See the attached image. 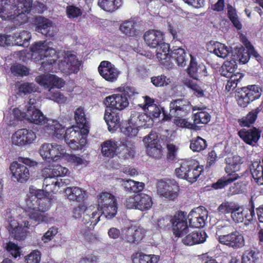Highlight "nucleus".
Returning <instances> with one entry per match:
<instances>
[{"mask_svg":"<svg viewBox=\"0 0 263 263\" xmlns=\"http://www.w3.org/2000/svg\"><path fill=\"white\" fill-rule=\"evenodd\" d=\"M31 51L32 59L42 61L40 69L44 71H54L58 68L66 74L77 73L82 63L70 51L57 52L51 42H36L31 47Z\"/></svg>","mask_w":263,"mask_h":263,"instance_id":"nucleus-2","label":"nucleus"},{"mask_svg":"<svg viewBox=\"0 0 263 263\" xmlns=\"http://www.w3.org/2000/svg\"><path fill=\"white\" fill-rule=\"evenodd\" d=\"M114 139L107 140L101 144V153L104 157H113L118 155V151L120 150V142Z\"/></svg>","mask_w":263,"mask_h":263,"instance_id":"nucleus-29","label":"nucleus"},{"mask_svg":"<svg viewBox=\"0 0 263 263\" xmlns=\"http://www.w3.org/2000/svg\"><path fill=\"white\" fill-rule=\"evenodd\" d=\"M37 87L34 83H24L22 84L18 88V91L20 93H30L32 92L37 91Z\"/></svg>","mask_w":263,"mask_h":263,"instance_id":"nucleus-61","label":"nucleus"},{"mask_svg":"<svg viewBox=\"0 0 263 263\" xmlns=\"http://www.w3.org/2000/svg\"><path fill=\"white\" fill-rule=\"evenodd\" d=\"M208 217V212L202 206L193 209L188 215L190 226L197 228L203 227Z\"/></svg>","mask_w":263,"mask_h":263,"instance_id":"nucleus-19","label":"nucleus"},{"mask_svg":"<svg viewBox=\"0 0 263 263\" xmlns=\"http://www.w3.org/2000/svg\"><path fill=\"white\" fill-rule=\"evenodd\" d=\"M170 112L166 115L163 110L164 120H168L172 118L184 116L192 109L191 104L189 101L184 99H176L171 102L170 104Z\"/></svg>","mask_w":263,"mask_h":263,"instance_id":"nucleus-16","label":"nucleus"},{"mask_svg":"<svg viewBox=\"0 0 263 263\" xmlns=\"http://www.w3.org/2000/svg\"><path fill=\"white\" fill-rule=\"evenodd\" d=\"M47 192L46 189H37L33 186L29 187L28 197L26 200V207L24 210L21 208L7 209L3 218L5 224L12 237L21 240L27 235V229L43 222L50 223L53 218L49 217L48 214H44L51 207L52 200L54 196Z\"/></svg>","mask_w":263,"mask_h":263,"instance_id":"nucleus-1","label":"nucleus"},{"mask_svg":"<svg viewBox=\"0 0 263 263\" xmlns=\"http://www.w3.org/2000/svg\"><path fill=\"white\" fill-rule=\"evenodd\" d=\"M199 110H201L195 114L194 117V122L195 124H206L211 119L210 114L205 111H202L201 109L198 108Z\"/></svg>","mask_w":263,"mask_h":263,"instance_id":"nucleus-55","label":"nucleus"},{"mask_svg":"<svg viewBox=\"0 0 263 263\" xmlns=\"http://www.w3.org/2000/svg\"><path fill=\"white\" fill-rule=\"evenodd\" d=\"M236 63L245 64L247 63L250 59V55L248 51L245 52L243 50L239 49L232 52L231 55Z\"/></svg>","mask_w":263,"mask_h":263,"instance_id":"nucleus-52","label":"nucleus"},{"mask_svg":"<svg viewBox=\"0 0 263 263\" xmlns=\"http://www.w3.org/2000/svg\"><path fill=\"white\" fill-rule=\"evenodd\" d=\"M203 171L202 165H200L195 160L182 161L180 166L175 169L178 178L184 179L190 182H195Z\"/></svg>","mask_w":263,"mask_h":263,"instance_id":"nucleus-9","label":"nucleus"},{"mask_svg":"<svg viewBox=\"0 0 263 263\" xmlns=\"http://www.w3.org/2000/svg\"><path fill=\"white\" fill-rule=\"evenodd\" d=\"M243 77V74L240 72H236L233 76H231L226 85V89L228 91L233 90Z\"/></svg>","mask_w":263,"mask_h":263,"instance_id":"nucleus-53","label":"nucleus"},{"mask_svg":"<svg viewBox=\"0 0 263 263\" xmlns=\"http://www.w3.org/2000/svg\"><path fill=\"white\" fill-rule=\"evenodd\" d=\"M68 170L65 167L58 165L51 169H44V174L46 177L44 180V186L47 192H58L59 188L62 186L66 182L63 179H57L58 177L66 175Z\"/></svg>","mask_w":263,"mask_h":263,"instance_id":"nucleus-8","label":"nucleus"},{"mask_svg":"<svg viewBox=\"0 0 263 263\" xmlns=\"http://www.w3.org/2000/svg\"><path fill=\"white\" fill-rule=\"evenodd\" d=\"M123 4L122 0H99L100 8L107 12H113L118 9Z\"/></svg>","mask_w":263,"mask_h":263,"instance_id":"nucleus-37","label":"nucleus"},{"mask_svg":"<svg viewBox=\"0 0 263 263\" xmlns=\"http://www.w3.org/2000/svg\"><path fill=\"white\" fill-rule=\"evenodd\" d=\"M240 138L247 144L254 146L260 137V132L258 129H242L238 132Z\"/></svg>","mask_w":263,"mask_h":263,"instance_id":"nucleus-27","label":"nucleus"},{"mask_svg":"<svg viewBox=\"0 0 263 263\" xmlns=\"http://www.w3.org/2000/svg\"><path fill=\"white\" fill-rule=\"evenodd\" d=\"M191 58L190 65L187 69L189 76L194 80H197L200 75L204 73L205 67L203 64H198L196 59L192 54H190Z\"/></svg>","mask_w":263,"mask_h":263,"instance_id":"nucleus-31","label":"nucleus"},{"mask_svg":"<svg viewBox=\"0 0 263 263\" xmlns=\"http://www.w3.org/2000/svg\"><path fill=\"white\" fill-rule=\"evenodd\" d=\"M36 138V134L32 130L22 128L17 130L12 136V142L17 146L29 145Z\"/></svg>","mask_w":263,"mask_h":263,"instance_id":"nucleus-21","label":"nucleus"},{"mask_svg":"<svg viewBox=\"0 0 263 263\" xmlns=\"http://www.w3.org/2000/svg\"><path fill=\"white\" fill-rule=\"evenodd\" d=\"M98 70L100 76L109 82L116 81L120 73L119 69L108 61H102L98 66Z\"/></svg>","mask_w":263,"mask_h":263,"instance_id":"nucleus-20","label":"nucleus"},{"mask_svg":"<svg viewBox=\"0 0 263 263\" xmlns=\"http://www.w3.org/2000/svg\"><path fill=\"white\" fill-rule=\"evenodd\" d=\"M120 150L118 151L119 157L127 159L133 157L135 155V147L133 144L126 142L125 141L120 142Z\"/></svg>","mask_w":263,"mask_h":263,"instance_id":"nucleus-35","label":"nucleus"},{"mask_svg":"<svg viewBox=\"0 0 263 263\" xmlns=\"http://www.w3.org/2000/svg\"><path fill=\"white\" fill-rule=\"evenodd\" d=\"M58 233V228L56 227H51L42 237V240L44 243H47Z\"/></svg>","mask_w":263,"mask_h":263,"instance_id":"nucleus-64","label":"nucleus"},{"mask_svg":"<svg viewBox=\"0 0 263 263\" xmlns=\"http://www.w3.org/2000/svg\"><path fill=\"white\" fill-rule=\"evenodd\" d=\"M89 129L80 126H72L65 130L63 137L65 142L72 149H82L87 143V137Z\"/></svg>","mask_w":263,"mask_h":263,"instance_id":"nucleus-5","label":"nucleus"},{"mask_svg":"<svg viewBox=\"0 0 263 263\" xmlns=\"http://www.w3.org/2000/svg\"><path fill=\"white\" fill-rule=\"evenodd\" d=\"M65 193L68 199L78 202L83 201L87 196L85 191L77 186L67 187Z\"/></svg>","mask_w":263,"mask_h":263,"instance_id":"nucleus-32","label":"nucleus"},{"mask_svg":"<svg viewBox=\"0 0 263 263\" xmlns=\"http://www.w3.org/2000/svg\"><path fill=\"white\" fill-rule=\"evenodd\" d=\"M171 223L174 234L177 237H183L188 232L189 229L186 220L183 213H179L173 218H162L158 221V226L160 228L165 227Z\"/></svg>","mask_w":263,"mask_h":263,"instance_id":"nucleus-11","label":"nucleus"},{"mask_svg":"<svg viewBox=\"0 0 263 263\" xmlns=\"http://www.w3.org/2000/svg\"><path fill=\"white\" fill-rule=\"evenodd\" d=\"M258 255L253 250L246 251L242 256V263H259Z\"/></svg>","mask_w":263,"mask_h":263,"instance_id":"nucleus-56","label":"nucleus"},{"mask_svg":"<svg viewBox=\"0 0 263 263\" xmlns=\"http://www.w3.org/2000/svg\"><path fill=\"white\" fill-rule=\"evenodd\" d=\"M169 52L170 45L164 42L156 48V58L159 61L163 63V61H167L170 59L171 55H170Z\"/></svg>","mask_w":263,"mask_h":263,"instance_id":"nucleus-44","label":"nucleus"},{"mask_svg":"<svg viewBox=\"0 0 263 263\" xmlns=\"http://www.w3.org/2000/svg\"><path fill=\"white\" fill-rule=\"evenodd\" d=\"M207 144L203 138L197 137L190 141V147L193 152H200L206 148Z\"/></svg>","mask_w":263,"mask_h":263,"instance_id":"nucleus-49","label":"nucleus"},{"mask_svg":"<svg viewBox=\"0 0 263 263\" xmlns=\"http://www.w3.org/2000/svg\"><path fill=\"white\" fill-rule=\"evenodd\" d=\"M236 98L238 105L242 107H247L249 104L253 102L243 87L240 91L237 92Z\"/></svg>","mask_w":263,"mask_h":263,"instance_id":"nucleus-50","label":"nucleus"},{"mask_svg":"<svg viewBox=\"0 0 263 263\" xmlns=\"http://www.w3.org/2000/svg\"><path fill=\"white\" fill-rule=\"evenodd\" d=\"M216 235L221 244L234 249H241L245 245V240L242 234L237 231L223 235Z\"/></svg>","mask_w":263,"mask_h":263,"instance_id":"nucleus-17","label":"nucleus"},{"mask_svg":"<svg viewBox=\"0 0 263 263\" xmlns=\"http://www.w3.org/2000/svg\"><path fill=\"white\" fill-rule=\"evenodd\" d=\"M97 209L94 210L104 216L107 219H111L117 215L118 203L116 197L108 192H102L97 196Z\"/></svg>","mask_w":263,"mask_h":263,"instance_id":"nucleus-6","label":"nucleus"},{"mask_svg":"<svg viewBox=\"0 0 263 263\" xmlns=\"http://www.w3.org/2000/svg\"><path fill=\"white\" fill-rule=\"evenodd\" d=\"M151 82L156 87L166 86L172 83V79L164 74L151 78Z\"/></svg>","mask_w":263,"mask_h":263,"instance_id":"nucleus-51","label":"nucleus"},{"mask_svg":"<svg viewBox=\"0 0 263 263\" xmlns=\"http://www.w3.org/2000/svg\"><path fill=\"white\" fill-rule=\"evenodd\" d=\"M44 125L43 128V134L52 136L58 139L62 138L65 132L64 127L58 120L47 118Z\"/></svg>","mask_w":263,"mask_h":263,"instance_id":"nucleus-24","label":"nucleus"},{"mask_svg":"<svg viewBox=\"0 0 263 263\" xmlns=\"http://www.w3.org/2000/svg\"><path fill=\"white\" fill-rule=\"evenodd\" d=\"M36 82L44 88H54L60 89L65 85L63 79L52 74H42L35 78Z\"/></svg>","mask_w":263,"mask_h":263,"instance_id":"nucleus-23","label":"nucleus"},{"mask_svg":"<svg viewBox=\"0 0 263 263\" xmlns=\"http://www.w3.org/2000/svg\"><path fill=\"white\" fill-rule=\"evenodd\" d=\"M39 153L43 159L46 161H57L65 157L66 150L63 146L57 143H45L41 146Z\"/></svg>","mask_w":263,"mask_h":263,"instance_id":"nucleus-15","label":"nucleus"},{"mask_svg":"<svg viewBox=\"0 0 263 263\" xmlns=\"http://www.w3.org/2000/svg\"><path fill=\"white\" fill-rule=\"evenodd\" d=\"M147 154L151 157L158 158L162 155V146L160 144L158 135L151 132L143 139Z\"/></svg>","mask_w":263,"mask_h":263,"instance_id":"nucleus-18","label":"nucleus"},{"mask_svg":"<svg viewBox=\"0 0 263 263\" xmlns=\"http://www.w3.org/2000/svg\"><path fill=\"white\" fill-rule=\"evenodd\" d=\"M144 39L147 46L152 48H156L164 43L163 34L159 30L146 31L144 33Z\"/></svg>","mask_w":263,"mask_h":263,"instance_id":"nucleus-26","label":"nucleus"},{"mask_svg":"<svg viewBox=\"0 0 263 263\" xmlns=\"http://www.w3.org/2000/svg\"><path fill=\"white\" fill-rule=\"evenodd\" d=\"M243 88L253 101L258 99L262 94V88L257 85H249Z\"/></svg>","mask_w":263,"mask_h":263,"instance_id":"nucleus-48","label":"nucleus"},{"mask_svg":"<svg viewBox=\"0 0 263 263\" xmlns=\"http://www.w3.org/2000/svg\"><path fill=\"white\" fill-rule=\"evenodd\" d=\"M12 73L16 76H27L29 73L28 69L20 64L14 65L11 68Z\"/></svg>","mask_w":263,"mask_h":263,"instance_id":"nucleus-62","label":"nucleus"},{"mask_svg":"<svg viewBox=\"0 0 263 263\" xmlns=\"http://www.w3.org/2000/svg\"><path fill=\"white\" fill-rule=\"evenodd\" d=\"M31 36L30 33L27 31H23L20 33H15L13 37L14 44L24 47H28L29 45Z\"/></svg>","mask_w":263,"mask_h":263,"instance_id":"nucleus-41","label":"nucleus"},{"mask_svg":"<svg viewBox=\"0 0 263 263\" xmlns=\"http://www.w3.org/2000/svg\"><path fill=\"white\" fill-rule=\"evenodd\" d=\"M237 205V203L233 202H224L219 206L218 210L223 214H231L233 210L236 209L235 208Z\"/></svg>","mask_w":263,"mask_h":263,"instance_id":"nucleus-58","label":"nucleus"},{"mask_svg":"<svg viewBox=\"0 0 263 263\" xmlns=\"http://www.w3.org/2000/svg\"><path fill=\"white\" fill-rule=\"evenodd\" d=\"M94 209V206L86 207L84 204H80L73 209V217L76 219L79 218L83 214L84 223L89 224L90 228H93L100 221V213Z\"/></svg>","mask_w":263,"mask_h":263,"instance_id":"nucleus-13","label":"nucleus"},{"mask_svg":"<svg viewBox=\"0 0 263 263\" xmlns=\"http://www.w3.org/2000/svg\"><path fill=\"white\" fill-rule=\"evenodd\" d=\"M250 170L252 176V182L257 184H263V167L260 161H254L250 166Z\"/></svg>","mask_w":263,"mask_h":263,"instance_id":"nucleus-34","label":"nucleus"},{"mask_svg":"<svg viewBox=\"0 0 263 263\" xmlns=\"http://www.w3.org/2000/svg\"><path fill=\"white\" fill-rule=\"evenodd\" d=\"M41 259V253L38 250H34L25 256L27 263H40Z\"/></svg>","mask_w":263,"mask_h":263,"instance_id":"nucleus-63","label":"nucleus"},{"mask_svg":"<svg viewBox=\"0 0 263 263\" xmlns=\"http://www.w3.org/2000/svg\"><path fill=\"white\" fill-rule=\"evenodd\" d=\"M37 107L36 99L34 98L33 95L30 96L26 105L25 119L36 125H44L47 120V117Z\"/></svg>","mask_w":263,"mask_h":263,"instance_id":"nucleus-14","label":"nucleus"},{"mask_svg":"<svg viewBox=\"0 0 263 263\" xmlns=\"http://www.w3.org/2000/svg\"><path fill=\"white\" fill-rule=\"evenodd\" d=\"M207 49L217 57L223 59L228 58L231 53L227 46L218 42L211 41L208 44Z\"/></svg>","mask_w":263,"mask_h":263,"instance_id":"nucleus-30","label":"nucleus"},{"mask_svg":"<svg viewBox=\"0 0 263 263\" xmlns=\"http://www.w3.org/2000/svg\"><path fill=\"white\" fill-rule=\"evenodd\" d=\"M36 31L46 36H53L57 32V28L53 23L42 16L36 18Z\"/></svg>","mask_w":263,"mask_h":263,"instance_id":"nucleus-25","label":"nucleus"},{"mask_svg":"<svg viewBox=\"0 0 263 263\" xmlns=\"http://www.w3.org/2000/svg\"><path fill=\"white\" fill-rule=\"evenodd\" d=\"M9 169L12 174V179L18 183H26L30 177V172L27 166L13 161L10 164Z\"/></svg>","mask_w":263,"mask_h":263,"instance_id":"nucleus-22","label":"nucleus"},{"mask_svg":"<svg viewBox=\"0 0 263 263\" xmlns=\"http://www.w3.org/2000/svg\"><path fill=\"white\" fill-rule=\"evenodd\" d=\"M26 106L23 111L18 108H11V112L9 113L10 114V119H9L8 114L7 115V113L4 114V118L6 121H7V123L11 125L15 124L14 122L15 119L25 120V117L24 116H25V115L26 114Z\"/></svg>","mask_w":263,"mask_h":263,"instance_id":"nucleus-36","label":"nucleus"},{"mask_svg":"<svg viewBox=\"0 0 263 263\" xmlns=\"http://www.w3.org/2000/svg\"><path fill=\"white\" fill-rule=\"evenodd\" d=\"M122 185L126 191L138 193L143 190L144 183L141 182L135 181L132 179L123 180Z\"/></svg>","mask_w":263,"mask_h":263,"instance_id":"nucleus-46","label":"nucleus"},{"mask_svg":"<svg viewBox=\"0 0 263 263\" xmlns=\"http://www.w3.org/2000/svg\"><path fill=\"white\" fill-rule=\"evenodd\" d=\"M153 123L154 121L146 113L132 110L128 120L129 125L122 128L121 131L127 137H135L138 133L139 127L149 128L153 125Z\"/></svg>","mask_w":263,"mask_h":263,"instance_id":"nucleus-7","label":"nucleus"},{"mask_svg":"<svg viewBox=\"0 0 263 263\" xmlns=\"http://www.w3.org/2000/svg\"><path fill=\"white\" fill-rule=\"evenodd\" d=\"M225 161L226 163L225 171L228 174V176L213 184V187L215 189L223 188L229 183L237 180L239 177L238 175L235 172L240 170V165L242 163L241 157L239 156L228 157L225 159Z\"/></svg>","mask_w":263,"mask_h":263,"instance_id":"nucleus-10","label":"nucleus"},{"mask_svg":"<svg viewBox=\"0 0 263 263\" xmlns=\"http://www.w3.org/2000/svg\"><path fill=\"white\" fill-rule=\"evenodd\" d=\"M235 209H236L233 210L231 213V217L235 223L241 222L245 217V211L244 209L238 204Z\"/></svg>","mask_w":263,"mask_h":263,"instance_id":"nucleus-57","label":"nucleus"},{"mask_svg":"<svg viewBox=\"0 0 263 263\" xmlns=\"http://www.w3.org/2000/svg\"><path fill=\"white\" fill-rule=\"evenodd\" d=\"M237 63L231 57L229 60L225 62L224 65L222 66V75L227 77L229 78L231 76H233V74L235 70L237 68Z\"/></svg>","mask_w":263,"mask_h":263,"instance_id":"nucleus-47","label":"nucleus"},{"mask_svg":"<svg viewBox=\"0 0 263 263\" xmlns=\"http://www.w3.org/2000/svg\"><path fill=\"white\" fill-rule=\"evenodd\" d=\"M119 29L123 34L128 36H135L139 34L137 23L132 20H126L122 22Z\"/></svg>","mask_w":263,"mask_h":263,"instance_id":"nucleus-33","label":"nucleus"},{"mask_svg":"<svg viewBox=\"0 0 263 263\" xmlns=\"http://www.w3.org/2000/svg\"><path fill=\"white\" fill-rule=\"evenodd\" d=\"M156 186L158 194L162 198L174 201L178 196L179 186L174 180H158Z\"/></svg>","mask_w":263,"mask_h":263,"instance_id":"nucleus-12","label":"nucleus"},{"mask_svg":"<svg viewBox=\"0 0 263 263\" xmlns=\"http://www.w3.org/2000/svg\"><path fill=\"white\" fill-rule=\"evenodd\" d=\"M104 103L105 111L104 119L108 130L113 133L121 126L120 119L117 110L120 111L129 104L127 98L121 94H114L105 98Z\"/></svg>","mask_w":263,"mask_h":263,"instance_id":"nucleus-4","label":"nucleus"},{"mask_svg":"<svg viewBox=\"0 0 263 263\" xmlns=\"http://www.w3.org/2000/svg\"><path fill=\"white\" fill-rule=\"evenodd\" d=\"M144 230L142 228H129L126 232L127 240L129 242L138 243L143 237Z\"/></svg>","mask_w":263,"mask_h":263,"instance_id":"nucleus-40","label":"nucleus"},{"mask_svg":"<svg viewBox=\"0 0 263 263\" xmlns=\"http://www.w3.org/2000/svg\"><path fill=\"white\" fill-rule=\"evenodd\" d=\"M207 237L208 236L204 231L198 230L186 235L182 238V241L185 245L193 246L203 243L205 241Z\"/></svg>","mask_w":263,"mask_h":263,"instance_id":"nucleus-28","label":"nucleus"},{"mask_svg":"<svg viewBox=\"0 0 263 263\" xmlns=\"http://www.w3.org/2000/svg\"><path fill=\"white\" fill-rule=\"evenodd\" d=\"M171 57L179 66L184 67L186 65L188 58L185 50L181 48L175 49L172 52Z\"/></svg>","mask_w":263,"mask_h":263,"instance_id":"nucleus-42","label":"nucleus"},{"mask_svg":"<svg viewBox=\"0 0 263 263\" xmlns=\"http://www.w3.org/2000/svg\"><path fill=\"white\" fill-rule=\"evenodd\" d=\"M32 5L31 0H0V17L20 25L27 21Z\"/></svg>","mask_w":263,"mask_h":263,"instance_id":"nucleus-3","label":"nucleus"},{"mask_svg":"<svg viewBox=\"0 0 263 263\" xmlns=\"http://www.w3.org/2000/svg\"><path fill=\"white\" fill-rule=\"evenodd\" d=\"M138 204L137 210L141 211L148 210L151 208L153 204L152 198L151 196L144 194H138Z\"/></svg>","mask_w":263,"mask_h":263,"instance_id":"nucleus-38","label":"nucleus"},{"mask_svg":"<svg viewBox=\"0 0 263 263\" xmlns=\"http://www.w3.org/2000/svg\"><path fill=\"white\" fill-rule=\"evenodd\" d=\"M74 119L79 126L89 130V123L85 116L83 108L79 107L77 109L74 113Z\"/></svg>","mask_w":263,"mask_h":263,"instance_id":"nucleus-45","label":"nucleus"},{"mask_svg":"<svg viewBox=\"0 0 263 263\" xmlns=\"http://www.w3.org/2000/svg\"><path fill=\"white\" fill-rule=\"evenodd\" d=\"M65 157L68 162L77 166H85L88 164L87 161L82 156L66 153Z\"/></svg>","mask_w":263,"mask_h":263,"instance_id":"nucleus-54","label":"nucleus"},{"mask_svg":"<svg viewBox=\"0 0 263 263\" xmlns=\"http://www.w3.org/2000/svg\"><path fill=\"white\" fill-rule=\"evenodd\" d=\"M261 111L259 106L251 111H250L246 116L243 117L239 120V124L241 126L249 127L255 121L258 113Z\"/></svg>","mask_w":263,"mask_h":263,"instance_id":"nucleus-43","label":"nucleus"},{"mask_svg":"<svg viewBox=\"0 0 263 263\" xmlns=\"http://www.w3.org/2000/svg\"><path fill=\"white\" fill-rule=\"evenodd\" d=\"M159 259V256L155 255L136 253L132 255L133 263H157Z\"/></svg>","mask_w":263,"mask_h":263,"instance_id":"nucleus-39","label":"nucleus"},{"mask_svg":"<svg viewBox=\"0 0 263 263\" xmlns=\"http://www.w3.org/2000/svg\"><path fill=\"white\" fill-rule=\"evenodd\" d=\"M66 13L68 18L74 19L81 16L82 14V11L79 7L71 5L67 7Z\"/></svg>","mask_w":263,"mask_h":263,"instance_id":"nucleus-60","label":"nucleus"},{"mask_svg":"<svg viewBox=\"0 0 263 263\" xmlns=\"http://www.w3.org/2000/svg\"><path fill=\"white\" fill-rule=\"evenodd\" d=\"M185 85L194 91V94L198 97L204 95L203 90L197 85L196 82L193 80H187L185 82Z\"/></svg>","mask_w":263,"mask_h":263,"instance_id":"nucleus-59","label":"nucleus"}]
</instances>
